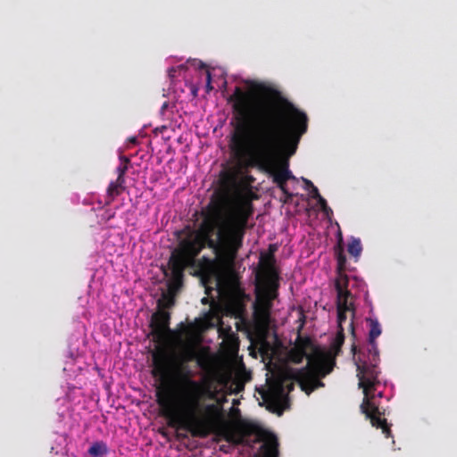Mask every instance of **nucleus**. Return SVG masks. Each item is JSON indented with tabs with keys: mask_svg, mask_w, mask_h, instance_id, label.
<instances>
[{
	"mask_svg": "<svg viewBox=\"0 0 457 457\" xmlns=\"http://www.w3.org/2000/svg\"><path fill=\"white\" fill-rule=\"evenodd\" d=\"M350 328H351L352 335L354 336V326H353V320L350 323Z\"/></svg>",
	"mask_w": 457,
	"mask_h": 457,
	"instance_id": "cd10ccee",
	"label": "nucleus"
},
{
	"mask_svg": "<svg viewBox=\"0 0 457 457\" xmlns=\"http://www.w3.org/2000/svg\"><path fill=\"white\" fill-rule=\"evenodd\" d=\"M272 245H270V249ZM261 270L256 275L255 301L253 314L256 320L268 322L273 301L278 295L279 271L276 267V259L270 250L268 254H262L260 259Z\"/></svg>",
	"mask_w": 457,
	"mask_h": 457,
	"instance_id": "423d86ee",
	"label": "nucleus"
},
{
	"mask_svg": "<svg viewBox=\"0 0 457 457\" xmlns=\"http://www.w3.org/2000/svg\"><path fill=\"white\" fill-rule=\"evenodd\" d=\"M286 382L287 379L281 377L268 382L267 388L259 391L263 401L269 405L279 407L287 399V393L294 389L293 382Z\"/></svg>",
	"mask_w": 457,
	"mask_h": 457,
	"instance_id": "6e6552de",
	"label": "nucleus"
},
{
	"mask_svg": "<svg viewBox=\"0 0 457 457\" xmlns=\"http://www.w3.org/2000/svg\"><path fill=\"white\" fill-rule=\"evenodd\" d=\"M129 142L132 143V144H137V137H130L129 139Z\"/></svg>",
	"mask_w": 457,
	"mask_h": 457,
	"instance_id": "c85d7f7f",
	"label": "nucleus"
},
{
	"mask_svg": "<svg viewBox=\"0 0 457 457\" xmlns=\"http://www.w3.org/2000/svg\"><path fill=\"white\" fill-rule=\"evenodd\" d=\"M343 239L340 236L338 240L337 247L336 248V257H337V271L341 272V270H345V265H346V256L344 253V249L341 245Z\"/></svg>",
	"mask_w": 457,
	"mask_h": 457,
	"instance_id": "f3484780",
	"label": "nucleus"
},
{
	"mask_svg": "<svg viewBox=\"0 0 457 457\" xmlns=\"http://www.w3.org/2000/svg\"><path fill=\"white\" fill-rule=\"evenodd\" d=\"M189 267L195 269V275L200 278L203 286L206 289V293L212 290V286L218 285V266L215 259L203 256L196 259Z\"/></svg>",
	"mask_w": 457,
	"mask_h": 457,
	"instance_id": "1a4fd4ad",
	"label": "nucleus"
},
{
	"mask_svg": "<svg viewBox=\"0 0 457 457\" xmlns=\"http://www.w3.org/2000/svg\"><path fill=\"white\" fill-rule=\"evenodd\" d=\"M230 307L236 316H241L245 312V304L240 300L231 302Z\"/></svg>",
	"mask_w": 457,
	"mask_h": 457,
	"instance_id": "6ab92c4d",
	"label": "nucleus"
},
{
	"mask_svg": "<svg viewBox=\"0 0 457 457\" xmlns=\"http://www.w3.org/2000/svg\"><path fill=\"white\" fill-rule=\"evenodd\" d=\"M211 73L209 71H206V79H207V87L212 88L211 87Z\"/></svg>",
	"mask_w": 457,
	"mask_h": 457,
	"instance_id": "bb28decb",
	"label": "nucleus"
},
{
	"mask_svg": "<svg viewBox=\"0 0 457 457\" xmlns=\"http://www.w3.org/2000/svg\"><path fill=\"white\" fill-rule=\"evenodd\" d=\"M178 436H181L183 438H187V436L186 434L185 435H179Z\"/></svg>",
	"mask_w": 457,
	"mask_h": 457,
	"instance_id": "2f4dec72",
	"label": "nucleus"
},
{
	"mask_svg": "<svg viewBox=\"0 0 457 457\" xmlns=\"http://www.w3.org/2000/svg\"><path fill=\"white\" fill-rule=\"evenodd\" d=\"M198 365L202 368L204 367L203 361L201 360H198Z\"/></svg>",
	"mask_w": 457,
	"mask_h": 457,
	"instance_id": "c756f323",
	"label": "nucleus"
},
{
	"mask_svg": "<svg viewBox=\"0 0 457 457\" xmlns=\"http://www.w3.org/2000/svg\"><path fill=\"white\" fill-rule=\"evenodd\" d=\"M196 358L191 346L182 347L178 353L159 346L152 353V375L161 381L155 391L156 403L168 426L205 436V421L198 419L195 411L203 398L213 400L216 393L210 380L200 382L191 378L187 363Z\"/></svg>",
	"mask_w": 457,
	"mask_h": 457,
	"instance_id": "7ed1b4c3",
	"label": "nucleus"
},
{
	"mask_svg": "<svg viewBox=\"0 0 457 457\" xmlns=\"http://www.w3.org/2000/svg\"><path fill=\"white\" fill-rule=\"evenodd\" d=\"M120 163H126L127 165H129V159L125 155L120 156Z\"/></svg>",
	"mask_w": 457,
	"mask_h": 457,
	"instance_id": "a878e982",
	"label": "nucleus"
},
{
	"mask_svg": "<svg viewBox=\"0 0 457 457\" xmlns=\"http://www.w3.org/2000/svg\"><path fill=\"white\" fill-rule=\"evenodd\" d=\"M345 342V334H344V328H341L338 329L337 336L333 342V348L337 351L341 348Z\"/></svg>",
	"mask_w": 457,
	"mask_h": 457,
	"instance_id": "aec40b11",
	"label": "nucleus"
},
{
	"mask_svg": "<svg viewBox=\"0 0 457 457\" xmlns=\"http://www.w3.org/2000/svg\"><path fill=\"white\" fill-rule=\"evenodd\" d=\"M311 197L313 199L318 200L321 195L318 190V188L314 186L312 187V189H309Z\"/></svg>",
	"mask_w": 457,
	"mask_h": 457,
	"instance_id": "5701e85b",
	"label": "nucleus"
},
{
	"mask_svg": "<svg viewBox=\"0 0 457 457\" xmlns=\"http://www.w3.org/2000/svg\"><path fill=\"white\" fill-rule=\"evenodd\" d=\"M281 191H282L283 195H285V200H284L285 203L293 199L294 195L287 190V187H285V190H281Z\"/></svg>",
	"mask_w": 457,
	"mask_h": 457,
	"instance_id": "b1692460",
	"label": "nucleus"
},
{
	"mask_svg": "<svg viewBox=\"0 0 457 457\" xmlns=\"http://www.w3.org/2000/svg\"><path fill=\"white\" fill-rule=\"evenodd\" d=\"M224 439L233 445H243L253 447L254 444L262 442V457H278V441L277 436L258 425L241 421L234 427H224L220 433Z\"/></svg>",
	"mask_w": 457,
	"mask_h": 457,
	"instance_id": "0eeeda50",
	"label": "nucleus"
},
{
	"mask_svg": "<svg viewBox=\"0 0 457 457\" xmlns=\"http://www.w3.org/2000/svg\"><path fill=\"white\" fill-rule=\"evenodd\" d=\"M348 284H349V278L345 273V270H341V272L337 271V278L335 280L337 299L349 300V298L352 296V294L347 288Z\"/></svg>",
	"mask_w": 457,
	"mask_h": 457,
	"instance_id": "ddd939ff",
	"label": "nucleus"
},
{
	"mask_svg": "<svg viewBox=\"0 0 457 457\" xmlns=\"http://www.w3.org/2000/svg\"><path fill=\"white\" fill-rule=\"evenodd\" d=\"M359 355L357 365V377L359 378V387L362 388L364 398L361 404V410L365 414L366 418L370 420L371 425L377 428H380L386 437H391L392 432L390 425L385 418H382V412L378 407L372 402L374 392L377 386L380 384L378 375L379 353L378 358H373V354L367 352Z\"/></svg>",
	"mask_w": 457,
	"mask_h": 457,
	"instance_id": "39448f33",
	"label": "nucleus"
},
{
	"mask_svg": "<svg viewBox=\"0 0 457 457\" xmlns=\"http://www.w3.org/2000/svg\"><path fill=\"white\" fill-rule=\"evenodd\" d=\"M302 179L304 183V189L309 190L312 189V187H314L313 183L311 180L304 178H302Z\"/></svg>",
	"mask_w": 457,
	"mask_h": 457,
	"instance_id": "393cba45",
	"label": "nucleus"
},
{
	"mask_svg": "<svg viewBox=\"0 0 457 457\" xmlns=\"http://www.w3.org/2000/svg\"><path fill=\"white\" fill-rule=\"evenodd\" d=\"M125 189V180L120 182L119 179L112 181L107 188L106 204H110L115 197L120 195Z\"/></svg>",
	"mask_w": 457,
	"mask_h": 457,
	"instance_id": "4468645a",
	"label": "nucleus"
},
{
	"mask_svg": "<svg viewBox=\"0 0 457 457\" xmlns=\"http://www.w3.org/2000/svg\"><path fill=\"white\" fill-rule=\"evenodd\" d=\"M231 184L232 177L222 173L220 187L202 212L198 229L192 237L182 239L172 252L169 260L170 290L177 291L182 287L186 269L205 247L213 250L223 263H235L243 246L248 220L253 214V205L246 198L236 202Z\"/></svg>",
	"mask_w": 457,
	"mask_h": 457,
	"instance_id": "f03ea898",
	"label": "nucleus"
},
{
	"mask_svg": "<svg viewBox=\"0 0 457 457\" xmlns=\"http://www.w3.org/2000/svg\"><path fill=\"white\" fill-rule=\"evenodd\" d=\"M170 313L164 311L153 315L151 321L152 333L157 339H162L166 332L170 330Z\"/></svg>",
	"mask_w": 457,
	"mask_h": 457,
	"instance_id": "9b49d317",
	"label": "nucleus"
},
{
	"mask_svg": "<svg viewBox=\"0 0 457 457\" xmlns=\"http://www.w3.org/2000/svg\"><path fill=\"white\" fill-rule=\"evenodd\" d=\"M288 356L294 363H301L307 358L306 366L295 371L294 379L308 395L315 389L324 386L321 378L329 374L335 365L331 356L316 347L309 337H299Z\"/></svg>",
	"mask_w": 457,
	"mask_h": 457,
	"instance_id": "20e7f679",
	"label": "nucleus"
},
{
	"mask_svg": "<svg viewBox=\"0 0 457 457\" xmlns=\"http://www.w3.org/2000/svg\"><path fill=\"white\" fill-rule=\"evenodd\" d=\"M317 201L324 212L328 213V212H331V209L328 206L327 201L322 196H320Z\"/></svg>",
	"mask_w": 457,
	"mask_h": 457,
	"instance_id": "4be33fe9",
	"label": "nucleus"
},
{
	"mask_svg": "<svg viewBox=\"0 0 457 457\" xmlns=\"http://www.w3.org/2000/svg\"><path fill=\"white\" fill-rule=\"evenodd\" d=\"M205 398H203L200 401V406L195 411V415H197L198 419H203L205 421V426L207 427V434L205 436H196L193 435L191 432L192 436L194 437H200L204 438L207 436H209L212 432V428L214 427V419L219 413L218 406L214 403H210L206 405L202 404V401Z\"/></svg>",
	"mask_w": 457,
	"mask_h": 457,
	"instance_id": "9d476101",
	"label": "nucleus"
},
{
	"mask_svg": "<svg viewBox=\"0 0 457 457\" xmlns=\"http://www.w3.org/2000/svg\"><path fill=\"white\" fill-rule=\"evenodd\" d=\"M87 453L92 457H100L108 453L107 445L103 441H96L88 448Z\"/></svg>",
	"mask_w": 457,
	"mask_h": 457,
	"instance_id": "dca6fc26",
	"label": "nucleus"
},
{
	"mask_svg": "<svg viewBox=\"0 0 457 457\" xmlns=\"http://www.w3.org/2000/svg\"><path fill=\"white\" fill-rule=\"evenodd\" d=\"M347 252L356 260L361 256L362 245L360 238L352 237L347 245Z\"/></svg>",
	"mask_w": 457,
	"mask_h": 457,
	"instance_id": "a211bd4d",
	"label": "nucleus"
},
{
	"mask_svg": "<svg viewBox=\"0 0 457 457\" xmlns=\"http://www.w3.org/2000/svg\"><path fill=\"white\" fill-rule=\"evenodd\" d=\"M337 309L338 328H341L346 320V312L351 309V303H348V300L337 299Z\"/></svg>",
	"mask_w": 457,
	"mask_h": 457,
	"instance_id": "2eb2a0df",
	"label": "nucleus"
},
{
	"mask_svg": "<svg viewBox=\"0 0 457 457\" xmlns=\"http://www.w3.org/2000/svg\"><path fill=\"white\" fill-rule=\"evenodd\" d=\"M233 127L229 148L243 167L274 170L273 181L285 190L287 181L295 179L288 159L296 152L308 129V117L277 88L251 82L248 89L236 87L228 98Z\"/></svg>",
	"mask_w": 457,
	"mask_h": 457,
	"instance_id": "f257e3e1",
	"label": "nucleus"
},
{
	"mask_svg": "<svg viewBox=\"0 0 457 457\" xmlns=\"http://www.w3.org/2000/svg\"><path fill=\"white\" fill-rule=\"evenodd\" d=\"M129 169V166L126 164V163H120L117 168H116V172L118 174V177L117 179H119L120 182L121 180H125V174L127 172Z\"/></svg>",
	"mask_w": 457,
	"mask_h": 457,
	"instance_id": "412c9836",
	"label": "nucleus"
},
{
	"mask_svg": "<svg viewBox=\"0 0 457 457\" xmlns=\"http://www.w3.org/2000/svg\"><path fill=\"white\" fill-rule=\"evenodd\" d=\"M367 322L370 324L367 352L370 353V354H373V358L377 359L379 351L376 339L381 335V327L377 319H368Z\"/></svg>",
	"mask_w": 457,
	"mask_h": 457,
	"instance_id": "f8f14e48",
	"label": "nucleus"
},
{
	"mask_svg": "<svg viewBox=\"0 0 457 457\" xmlns=\"http://www.w3.org/2000/svg\"><path fill=\"white\" fill-rule=\"evenodd\" d=\"M352 350L353 351V353L355 354L356 353V346L354 345L352 346Z\"/></svg>",
	"mask_w": 457,
	"mask_h": 457,
	"instance_id": "7c9ffc66",
	"label": "nucleus"
}]
</instances>
